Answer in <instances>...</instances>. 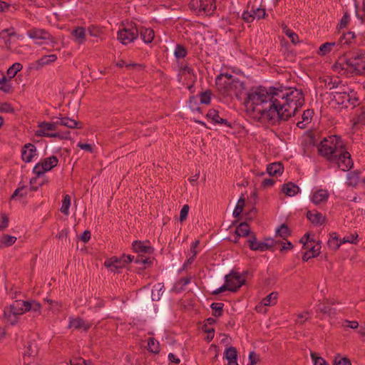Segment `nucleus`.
<instances>
[{
	"label": "nucleus",
	"mask_w": 365,
	"mask_h": 365,
	"mask_svg": "<svg viewBox=\"0 0 365 365\" xmlns=\"http://www.w3.org/2000/svg\"><path fill=\"white\" fill-rule=\"evenodd\" d=\"M304 101V94L299 89L271 88L267 91L260 87L250 91L244 105L252 118L275 124L294 116L303 106Z\"/></svg>",
	"instance_id": "nucleus-1"
},
{
	"label": "nucleus",
	"mask_w": 365,
	"mask_h": 365,
	"mask_svg": "<svg viewBox=\"0 0 365 365\" xmlns=\"http://www.w3.org/2000/svg\"><path fill=\"white\" fill-rule=\"evenodd\" d=\"M345 145L340 136L331 135L324 138L318 147L321 156L330 162H336L343 171L350 170L353 166L351 155L344 150Z\"/></svg>",
	"instance_id": "nucleus-2"
},
{
	"label": "nucleus",
	"mask_w": 365,
	"mask_h": 365,
	"mask_svg": "<svg viewBox=\"0 0 365 365\" xmlns=\"http://www.w3.org/2000/svg\"><path fill=\"white\" fill-rule=\"evenodd\" d=\"M334 69L339 73L364 75L365 73V52H357L339 57Z\"/></svg>",
	"instance_id": "nucleus-3"
},
{
	"label": "nucleus",
	"mask_w": 365,
	"mask_h": 365,
	"mask_svg": "<svg viewBox=\"0 0 365 365\" xmlns=\"http://www.w3.org/2000/svg\"><path fill=\"white\" fill-rule=\"evenodd\" d=\"M217 90L224 96L234 94L237 98H241L242 94L245 91V86L243 81L236 78L235 81H228L227 83L222 81V78H217L215 81Z\"/></svg>",
	"instance_id": "nucleus-4"
},
{
	"label": "nucleus",
	"mask_w": 365,
	"mask_h": 365,
	"mask_svg": "<svg viewBox=\"0 0 365 365\" xmlns=\"http://www.w3.org/2000/svg\"><path fill=\"white\" fill-rule=\"evenodd\" d=\"M340 91L341 92L332 91L331 93V100L336 104L346 108L349 107L355 108L359 105V98L353 89H340Z\"/></svg>",
	"instance_id": "nucleus-5"
},
{
	"label": "nucleus",
	"mask_w": 365,
	"mask_h": 365,
	"mask_svg": "<svg viewBox=\"0 0 365 365\" xmlns=\"http://www.w3.org/2000/svg\"><path fill=\"white\" fill-rule=\"evenodd\" d=\"M190 9L198 16H211L217 9L215 0H190Z\"/></svg>",
	"instance_id": "nucleus-6"
},
{
	"label": "nucleus",
	"mask_w": 365,
	"mask_h": 365,
	"mask_svg": "<svg viewBox=\"0 0 365 365\" xmlns=\"http://www.w3.org/2000/svg\"><path fill=\"white\" fill-rule=\"evenodd\" d=\"M24 314L21 300H16L4 309L3 320L9 325H16L21 315Z\"/></svg>",
	"instance_id": "nucleus-7"
},
{
	"label": "nucleus",
	"mask_w": 365,
	"mask_h": 365,
	"mask_svg": "<svg viewBox=\"0 0 365 365\" xmlns=\"http://www.w3.org/2000/svg\"><path fill=\"white\" fill-rule=\"evenodd\" d=\"M58 163V159L56 156L52 155L48 158H46L42 160L41 162L37 163L34 169L33 172L36 175L37 177H40L43 175L46 172L51 170L52 168L56 167Z\"/></svg>",
	"instance_id": "nucleus-8"
},
{
	"label": "nucleus",
	"mask_w": 365,
	"mask_h": 365,
	"mask_svg": "<svg viewBox=\"0 0 365 365\" xmlns=\"http://www.w3.org/2000/svg\"><path fill=\"white\" fill-rule=\"evenodd\" d=\"M138 36V30L135 25L130 24L118 32V39L124 45H126Z\"/></svg>",
	"instance_id": "nucleus-9"
},
{
	"label": "nucleus",
	"mask_w": 365,
	"mask_h": 365,
	"mask_svg": "<svg viewBox=\"0 0 365 365\" xmlns=\"http://www.w3.org/2000/svg\"><path fill=\"white\" fill-rule=\"evenodd\" d=\"M235 273H230L225 277V284L217 289L212 292V294H218L226 290H229L232 292H237L240 288V284L238 282L237 285H234V282H232V279L235 278L237 279L238 276H234Z\"/></svg>",
	"instance_id": "nucleus-10"
},
{
	"label": "nucleus",
	"mask_w": 365,
	"mask_h": 365,
	"mask_svg": "<svg viewBox=\"0 0 365 365\" xmlns=\"http://www.w3.org/2000/svg\"><path fill=\"white\" fill-rule=\"evenodd\" d=\"M21 302L24 313L32 312L34 317H39L41 314V304L39 302L34 300Z\"/></svg>",
	"instance_id": "nucleus-11"
},
{
	"label": "nucleus",
	"mask_w": 365,
	"mask_h": 365,
	"mask_svg": "<svg viewBox=\"0 0 365 365\" xmlns=\"http://www.w3.org/2000/svg\"><path fill=\"white\" fill-rule=\"evenodd\" d=\"M37 354V346L31 342L28 343V345L26 346V349L23 354L24 365H29L30 363H31Z\"/></svg>",
	"instance_id": "nucleus-12"
},
{
	"label": "nucleus",
	"mask_w": 365,
	"mask_h": 365,
	"mask_svg": "<svg viewBox=\"0 0 365 365\" xmlns=\"http://www.w3.org/2000/svg\"><path fill=\"white\" fill-rule=\"evenodd\" d=\"M36 155V148L34 144H25L21 150L22 160L26 163H29L33 158Z\"/></svg>",
	"instance_id": "nucleus-13"
},
{
	"label": "nucleus",
	"mask_w": 365,
	"mask_h": 365,
	"mask_svg": "<svg viewBox=\"0 0 365 365\" xmlns=\"http://www.w3.org/2000/svg\"><path fill=\"white\" fill-rule=\"evenodd\" d=\"M57 125H59V123H57V121L55 123L42 122L38 125V129L36 132V135L48 137V135L51 133H48L47 131L56 130Z\"/></svg>",
	"instance_id": "nucleus-14"
},
{
	"label": "nucleus",
	"mask_w": 365,
	"mask_h": 365,
	"mask_svg": "<svg viewBox=\"0 0 365 365\" xmlns=\"http://www.w3.org/2000/svg\"><path fill=\"white\" fill-rule=\"evenodd\" d=\"M249 247L252 250L264 252L267 250L269 245L264 244V242H257L256 235L252 233L250 239L247 240Z\"/></svg>",
	"instance_id": "nucleus-15"
},
{
	"label": "nucleus",
	"mask_w": 365,
	"mask_h": 365,
	"mask_svg": "<svg viewBox=\"0 0 365 365\" xmlns=\"http://www.w3.org/2000/svg\"><path fill=\"white\" fill-rule=\"evenodd\" d=\"M91 324L86 322L80 317L71 318L69 322V327H73L76 329H83L86 332L91 328Z\"/></svg>",
	"instance_id": "nucleus-16"
},
{
	"label": "nucleus",
	"mask_w": 365,
	"mask_h": 365,
	"mask_svg": "<svg viewBox=\"0 0 365 365\" xmlns=\"http://www.w3.org/2000/svg\"><path fill=\"white\" fill-rule=\"evenodd\" d=\"M28 36L31 38L49 39L50 34L44 29L34 28L28 31Z\"/></svg>",
	"instance_id": "nucleus-17"
},
{
	"label": "nucleus",
	"mask_w": 365,
	"mask_h": 365,
	"mask_svg": "<svg viewBox=\"0 0 365 365\" xmlns=\"http://www.w3.org/2000/svg\"><path fill=\"white\" fill-rule=\"evenodd\" d=\"M57 123H59L61 125L66 126L69 128H82L83 123L81 121H77L76 120L69 118L68 117L60 118L58 120H57Z\"/></svg>",
	"instance_id": "nucleus-18"
},
{
	"label": "nucleus",
	"mask_w": 365,
	"mask_h": 365,
	"mask_svg": "<svg viewBox=\"0 0 365 365\" xmlns=\"http://www.w3.org/2000/svg\"><path fill=\"white\" fill-rule=\"evenodd\" d=\"M282 192L287 196L293 197L300 192V188L296 184L289 182L282 185Z\"/></svg>",
	"instance_id": "nucleus-19"
},
{
	"label": "nucleus",
	"mask_w": 365,
	"mask_h": 365,
	"mask_svg": "<svg viewBox=\"0 0 365 365\" xmlns=\"http://www.w3.org/2000/svg\"><path fill=\"white\" fill-rule=\"evenodd\" d=\"M329 197V192L326 190H319L315 192L312 197V201L315 205H319L327 202Z\"/></svg>",
	"instance_id": "nucleus-20"
},
{
	"label": "nucleus",
	"mask_w": 365,
	"mask_h": 365,
	"mask_svg": "<svg viewBox=\"0 0 365 365\" xmlns=\"http://www.w3.org/2000/svg\"><path fill=\"white\" fill-rule=\"evenodd\" d=\"M206 117L211 119L215 123L225 124L229 127H231L230 123H228L227 119L220 117L219 112L217 110H209L206 115Z\"/></svg>",
	"instance_id": "nucleus-21"
},
{
	"label": "nucleus",
	"mask_w": 365,
	"mask_h": 365,
	"mask_svg": "<svg viewBox=\"0 0 365 365\" xmlns=\"http://www.w3.org/2000/svg\"><path fill=\"white\" fill-rule=\"evenodd\" d=\"M57 56L56 54L45 55L38 60L36 61L34 63L36 65V69H39L46 65L55 62Z\"/></svg>",
	"instance_id": "nucleus-22"
},
{
	"label": "nucleus",
	"mask_w": 365,
	"mask_h": 365,
	"mask_svg": "<svg viewBox=\"0 0 365 365\" xmlns=\"http://www.w3.org/2000/svg\"><path fill=\"white\" fill-rule=\"evenodd\" d=\"M284 171L283 164L281 163H272L267 165V172L271 176L281 175Z\"/></svg>",
	"instance_id": "nucleus-23"
},
{
	"label": "nucleus",
	"mask_w": 365,
	"mask_h": 365,
	"mask_svg": "<svg viewBox=\"0 0 365 365\" xmlns=\"http://www.w3.org/2000/svg\"><path fill=\"white\" fill-rule=\"evenodd\" d=\"M307 217L312 223L317 225H322L325 221V217L322 215V214L317 211L314 212L308 211L307 213Z\"/></svg>",
	"instance_id": "nucleus-24"
},
{
	"label": "nucleus",
	"mask_w": 365,
	"mask_h": 365,
	"mask_svg": "<svg viewBox=\"0 0 365 365\" xmlns=\"http://www.w3.org/2000/svg\"><path fill=\"white\" fill-rule=\"evenodd\" d=\"M133 250L139 253V255L143 254H150L153 252V249L150 246L145 245L141 242L135 241L133 243Z\"/></svg>",
	"instance_id": "nucleus-25"
},
{
	"label": "nucleus",
	"mask_w": 365,
	"mask_h": 365,
	"mask_svg": "<svg viewBox=\"0 0 365 365\" xmlns=\"http://www.w3.org/2000/svg\"><path fill=\"white\" fill-rule=\"evenodd\" d=\"M142 40L146 43H151L154 38V31L150 28H142L140 31Z\"/></svg>",
	"instance_id": "nucleus-26"
},
{
	"label": "nucleus",
	"mask_w": 365,
	"mask_h": 365,
	"mask_svg": "<svg viewBox=\"0 0 365 365\" xmlns=\"http://www.w3.org/2000/svg\"><path fill=\"white\" fill-rule=\"evenodd\" d=\"M105 266L107 267H113L115 269L122 268L125 266V262L123 261L122 257H111L105 262Z\"/></svg>",
	"instance_id": "nucleus-27"
},
{
	"label": "nucleus",
	"mask_w": 365,
	"mask_h": 365,
	"mask_svg": "<svg viewBox=\"0 0 365 365\" xmlns=\"http://www.w3.org/2000/svg\"><path fill=\"white\" fill-rule=\"evenodd\" d=\"M250 226L247 222H241L235 230L236 237H246L250 234Z\"/></svg>",
	"instance_id": "nucleus-28"
},
{
	"label": "nucleus",
	"mask_w": 365,
	"mask_h": 365,
	"mask_svg": "<svg viewBox=\"0 0 365 365\" xmlns=\"http://www.w3.org/2000/svg\"><path fill=\"white\" fill-rule=\"evenodd\" d=\"M16 241V237L9 235H3L0 237V248L9 247Z\"/></svg>",
	"instance_id": "nucleus-29"
},
{
	"label": "nucleus",
	"mask_w": 365,
	"mask_h": 365,
	"mask_svg": "<svg viewBox=\"0 0 365 365\" xmlns=\"http://www.w3.org/2000/svg\"><path fill=\"white\" fill-rule=\"evenodd\" d=\"M342 241H339V239L337 237L336 233H332L331 235V237L328 240V246L330 249L333 250H336L339 248L341 245Z\"/></svg>",
	"instance_id": "nucleus-30"
},
{
	"label": "nucleus",
	"mask_w": 365,
	"mask_h": 365,
	"mask_svg": "<svg viewBox=\"0 0 365 365\" xmlns=\"http://www.w3.org/2000/svg\"><path fill=\"white\" fill-rule=\"evenodd\" d=\"M224 355L228 362L235 361H237V351L236 348L230 346L225 349Z\"/></svg>",
	"instance_id": "nucleus-31"
},
{
	"label": "nucleus",
	"mask_w": 365,
	"mask_h": 365,
	"mask_svg": "<svg viewBox=\"0 0 365 365\" xmlns=\"http://www.w3.org/2000/svg\"><path fill=\"white\" fill-rule=\"evenodd\" d=\"M277 293L272 292L268 296L262 299L261 304L263 306H273L277 303Z\"/></svg>",
	"instance_id": "nucleus-32"
},
{
	"label": "nucleus",
	"mask_w": 365,
	"mask_h": 365,
	"mask_svg": "<svg viewBox=\"0 0 365 365\" xmlns=\"http://www.w3.org/2000/svg\"><path fill=\"white\" fill-rule=\"evenodd\" d=\"M282 29L283 30V32L290 38L291 41L294 44H296L299 42L298 35L292 30L289 29L287 25L282 24Z\"/></svg>",
	"instance_id": "nucleus-33"
},
{
	"label": "nucleus",
	"mask_w": 365,
	"mask_h": 365,
	"mask_svg": "<svg viewBox=\"0 0 365 365\" xmlns=\"http://www.w3.org/2000/svg\"><path fill=\"white\" fill-rule=\"evenodd\" d=\"M148 350L155 354L160 352V344L159 342L155 340L153 337H150L148 340Z\"/></svg>",
	"instance_id": "nucleus-34"
},
{
	"label": "nucleus",
	"mask_w": 365,
	"mask_h": 365,
	"mask_svg": "<svg viewBox=\"0 0 365 365\" xmlns=\"http://www.w3.org/2000/svg\"><path fill=\"white\" fill-rule=\"evenodd\" d=\"M72 35L74 36L76 41L79 43H82L85 41V29L83 27H77L73 31Z\"/></svg>",
	"instance_id": "nucleus-35"
},
{
	"label": "nucleus",
	"mask_w": 365,
	"mask_h": 365,
	"mask_svg": "<svg viewBox=\"0 0 365 365\" xmlns=\"http://www.w3.org/2000/svg\"><path fill=\"white\" fill-rule=\"evenodd\" d=\"M23 66L20 63H14L7 70V76L9 79L13 78L16 73L22 69Z\"/></svg>",
	"instance_id": "nucleus-36"
},
{
	"label": "nucleus",
	"mask_w": 365,
	"mask_h": 365,
	"mask_svg": "<svg viewBox=\"0 0 365 365\" xmlns=\"http://www.w3.org/2000/svg\"><path fill=\"white\" fill-rule=\"evenodd\" d=\"M223 307L224 304L222 303H212L210 305V307L212 309V315L215 317H221L223 314Z\"/></svg>",
	"instance_id": "nucleus-37"
},
{
	"label": "nucleus",
	"mask_w": 365,
	"mask_h": 365,
	"mask_svg": "<svg viewBox=\"0 0 365 365\" xmlns=\"http://www.w3.org/2000/svg\"><path fill=\"white\" fill-rule=\"evenodd\" d=\"M276 235L282 237L283 240H286L287 237L290 235V230L287 225L282 224L277 230Z\"/></svg>",
	"instance_id": "nucleus-38"
},
{
	"label": "nucleus",
	"mask_w": 365,
	"mask_h": 365,
	"mask_svg": "<svg viewBox=\"0 0 365 365\" xmlns=\"http://www.w3.org/2000/svg\"><path fill=\"white\" fill-rule=\"evenodd\" d=\"M335 45V42H327L322 44L319 47V54L324 56L329 53Z\"/></svg>",
	"instance_id": "nucleus-39"
},
{
	"label": "nucleus",
	"mask_w": 365,
	"mask_h": 365,
	"mask_svg": "<svg viewBox=\"0 0 365 365\" xmlns=\"http://www.w3.org/2000/svg\"><path fill=\"white\" fill-rule=\"evenodd\" d=\"M71 205V197L68 195H66L63 197L62 201V205L61 207V212L66 215H68V210Z\"/></svg>",
	"instance_id": "nucleus-40"
},
{
	"label": "nucleus",
	"mask_w": 365,
	"mask_h": 365,
	"mask_svg": "<svg viewBox=\"0 0 365 365\" xmlns=\"http://www.w3.org/2000/svg\"><path fill=\"white\" fill-rule=\"evenodd\" d=\"M245 198H243L242 197H241L239 199V200L235 206V208L233 211V216L235 217H239L240 215V214L242 212L243 208L245 207Z\"/></svg>",
	"instance_id": "nucleus-41"
},
{
	"label": "nucleus",
	"mask_w": 365,
	"mask_h": 365,
	"mask_svg": "<svg viewBox=\"0 0 365 365\" xmlns=\"http://www.w3.org/2000/svg\"><path fill=\"white\" fill-rule=\"evenodd\" d=\"M199 96L201 103L206 105H209L210 103L212 92L210 90L200 93Z\"/></svg>",
	"instance_id": "nucleus-42"
},
{
	"label": "nucleus",
	"mask_w": 365,
	"mask_h": 365,
	"mask_svg": "<svg viewBox=\"0 0 365 365\" xmlns=\"http://www.w3.org/2000/svg\"><path fill=\"white\" fill-rule=\"evenodd\" d=\"M27 194H28V192L26 191V187L22 186V187H18L17 189L15 190L13 195L11 196V199L14 200L17 197H24L26 196Z\"/></svg>",
	"instance_id": "nucleus-43"
},
{
	"label": "nucleus",
	"mask_w": 365,
	"mask_h": 365,
	"mask_svg": "<svg viewBox=\"0 0 365 365\" xmlns=\"http://www.w3.org/2000/svg\"><path fill=\"white\" fill-rule=\"evenodd\" d=\"M187 52L186 48L180 44H178L175 49V56L177 58H182L186 56Z\"/></svg>",
	"instance_id": "nucleus-44"
},
{
	"label": "nucleus",
	"mask_w": 365,
	"mask_h": 365,
	"mask_svg": "<svg viewBox=\"0 0 365 365\" xmlns=\"http://www.w3.org/2000/svg\"><path fill=\"white\" fill-rule=\"evenodd\" d=\"M359 173L357 172H351L348 174V184L349 185L355 186L358 184L359 182Z\"/></svg>",
	"instance_id": "nucleus-45"
},
{
	"label": "nucleus",
	"mask_w": 365,
	"mask_h": 365,
	"mask_svg": "<svg viewBox=\"0 0 365 365\" xmlns=\"http://www.w3.org/2000/svg\"><path fill=\"white\" fill-rule=\"evenodd\" d=\"M300 242L303 243V247L304 249L307 250H310V244H314V240L309 239V235L306 234L302 239L300 240Z\"/></svg>",
	"instance_id": "nucleus-46"
},
{
	"label": "nucleus",
	"mask_w": 365,
	"mask_h": 365,
	"mask_svg": "<svg viewBox=\"0 0 365 365\" xmlns=\"http://www.w3.org/2000/svg\"><path fill=\"white\" fill-rule=\"evenodd\" d=\"M311 357L314 361V365H328L326 361L316 353L311 352Z\"/></svg>",
	"instance_id": "nucleus-47"
},
{
	"label": "nucleus",
	"mask_w": 365,
	"mask_h": 365,
	"mask_svg": "<svg viewBox=\"0 0 365 365\" xmlns=\"http://www.w3.org/2000/svg\"><path fill=\"white\" fill-rule=\"evenodd\" d=\"M310 312L305 311L303 313L298 314L297 316L296 323L302 324L309 318Z\"/></svg>",
	"instance_id": "nucleus-48"
},
{
	"label": "nucleus",
	"mask_w": 365,
	"mask_h": 365,
	"mask_svg": "<svg viewBox=\"0 0 365 365\" xmlns=\"http://www.w3.org/2000/svg\"><path fill=\"white\" fill-rule=\"evenodd\" d=\"M151 259L150 257H148L144 256L143 255H138L136 258L135 259V262L137 264H151Z\"/></svg>",
	"instance_id": "nucleus-49"
},
{
	"label": "nucleus",
	"mask_w": 365,
	"mask_h": 365,
	"mask_svg": "<svg viewBox=\"0 0 365 365\" xmlns=\"http://www.w3.org/2000/svg\"><path fill=\"white\" fill-rule=\"evenodd\" d=\"M320 249L321 245L319 242L310 244V254H312V256H314L315 257H317L320 253Z\"/></svg>",
	"instance_id": "nucleus-50"
},
{
	"label": "nucleus",
	"mask_w": 365,
	"mask_h": 365,
	"mask_svg": "<svg viewBox=\"0 0 365 365\" xmlns=\"http://www.w3.org/2000/svg\"><path fill=\"white\" fill-rule=\"evenodd\" d=\"M189 107L195 110H198L200 112L201 108L198 107L197 98L196 96H190L189 100Z\"/></svg>",
	"instance_id": "nucleus-51"
},
{
	"label": "nucleus",
	"mask_w": 365,
	"mask_h": 365,
	"mask_svg": "<svg viewBox=\"0 0 365 365\" xmlns=\"http://www.w3.org/2000/svg\"><path fill=\"white\" fill-rule=\"evenodd\" d=\"M357 237H358V234L356 232L354 234H351L349 235L344 237L343 238L342 242L343 243L349 242V243L356 245V244H357Z\"/></svg>",
	"instance_id": "nucleus-52"
},
{
	"label": "nucleus",
	"mask_w": 365,
	"mask_h": 365,
	"mask_svg": "<svg viewBox=\"0 0 365 365\" xmlns=\"http://www.w3.org/2000/svg\"><path fill=\"white\" fill-rule=\"evenodd\" d=\"M230 273H235L236 274H234V276H236V275L238 276L237 279H235V278L232 279V282H234V285L235 284L237 286L239 282L240 284V287H241L243 284H245V279L244 277H242V275L239 272L232 270L230 272Z\"/></svg>",
	"instance_id": "nucleus-53"
},
{
	"label": "nucleus",
	"mask_w": 365,
	"mask_h": 365,
	"mask_svg": "<svg viewBox=\"0 0 365 365\" xmlns=\"http://www.w3.org/2000/svg\"><path fill=\"white\" fill-rule=\"evenodd\" d=\"M242 18L244 20V21L247 23H250L255 20V16L253 14L252 10L250 11H244Z\"/></svg>",
	"instance_id": "nucleus-54"
},
{
	"label": "nucleus",
	"mask_w": 365,
	"mask_h": 365,
	"mask_svg": "<svg viewBox=\"0 0 365 365\" xmlns=\"http://www.w3.org/2000/svg\"><path fill=\"white\" fill-rule=\"evenodd\" d=\"M357 123L365 124V108H360L359 110L357 111Z\"/></svg>",
	"instance_id": "nucleus-55"
},
{
	"label": "nucleus",
	"mask_w": 365,
	"mask_h": 365,
	"mask_svg": "<svg viewBox=\"0 0 365 365\" xmlns=\"http://www.w3.org/2000/svg\"><path fill=\"white\" fill-rule=\"evenodd\" d=\"M190 210L188 205H184L180 210V221L183 222L186 220L187 214Z\"/></svg>",
	"instance_id": "nucleus-56"
},
{
	"label": "nucleus",
	"mask_w": 365,
	"mask_h": 365,
	"mask_svg": "<svg viewBox=\"0 0 365 365\" xmlns=\"http://www.w3.org/2000/svg\"><path fill=\"white\" fill-rule=\"evenodd\" d=\"M342 326L344 328H350V329H357L359 327V323L356 321H349V320H344L342 323Z\"/></svg>",
	"instance_id": "nucleus-57"
},
{
	"label": "nucleus",
	"mask_w": 365,
	"mask_h": 365,
	"mask_svg": "<svg viewBox=\"0 0 365 365\" xmlns=\"http://www.w3.org/2000/svg\"><path fill=\"white\" fill-rule=\"evenodd\" d=\"M279 245H281V247H280L281 252H287L288 250H292V248H293V245L292 244V242L289 241H287V240L286 242L279 240Z\"/></svg>",
	"instance_id": "nucleus-58"
},
{
	"label": "nucleus",
	"mask_w": 365,
	"mask_h": 365,
	"mask_svg": "<svg viewBox=\"0 0 365 365\" xmlns=\"http://www.w3.org/2000/svg\"><path fill=\"white\" fill-rule=\"evenodd\" d=\"M14 111L13 107L8 103H0V112L13 113Z\"/></svg>",
	"instance_id": "nucleus-59"
},
{
	"label": "nucleus",
	"mask_w": 365,
	"mask_h": 365,
	"mask_svg": "<svg viewBox=\"0 0 365 365\" xmlns=\"http://www.w3.org/2000/svg\"><path fill=\"white\" fill-rule=\"evenodd\" d=\"M349 21V15L347 12H345L339 24V29L345 28L346 26V25L348 24Z\"/></svg>",
	"instance_id": "nucleus-60"
},
{
	"label": "nucleus",
	"mask_w": 365,
	"mask_h": 365,
	"mask_svg": "<svg viewBox=\"0 0 365 365\" xmlns=\"http://www.w3.org/2000/svg\"><path fill=\"white\" fill-rule=\"evenodd\" d=\"M9 226V217L5 213L1 214V221H0V230L6 229Z\"/></svg>",
	"instance_id": "nucleus-61"
},
{
	"label": "nucleus",
	"mask_w": 365,
	"mask_h": 365,
	"mask_svg": "<svg viewBox=\"0 0 365 365\" xmlns=\"http://www.w3.org/2000/svg\"><path fill=\"white\" fill-rule=\"evenodd\" d=\"M264 244L269 245V247H267V250H271L274 247L279 244V240H276L272 238H267L265 240Z\"/></svg>",
	"instance_id": "nucleus-62"
},
{
	"label": "nucleus",
	"mask_w": 365,
	"mask_h": 365,
	"mask_svg": "<svg viewBox=\"0 0 365 365\" xmlns=\"http://www.w3.org/2000/svg\"><path fill=\"white\" fill-rule=\"evenodd\" d=\"M253 14L255 16V18H257L258 19L264 18L265 16V9L258 8L256 10H252Z\"/></svg>",
	"instance_id": "nucleus-63"
},
{
	"label": "nucleus",
	"mask_w": 365,
	"mask_h": 365,
	"mask_svg": "<svg viewBox=\"0 0 365 365\" xmlns=\"http://www.w3.org/2000/svg\"><path fill=\"white\" fill-rule=\"evenodd\" d=\"M334 365H351V364L349 359L344 357V358H341L339 361H336V359Z\"/></svg>",
	"instance_id": "nucleus-64"
}]
</instances>
